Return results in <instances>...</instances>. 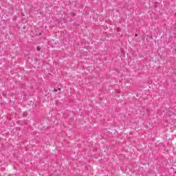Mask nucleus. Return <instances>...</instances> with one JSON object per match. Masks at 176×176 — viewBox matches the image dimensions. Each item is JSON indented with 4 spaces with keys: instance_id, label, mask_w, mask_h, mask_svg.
Returning a JSON list of instances; mask_svg holds the SVG:
<instances>
[{
    "instance_id": "nucleus-3",
    "label": "nucleus",
    "mask_w": 176,
    "mask_h": 176,
    "mask_svg": "<svg viewBox=\"0 0 176 176\" xmlns=\"http://www.w3.org/2000/svg\"><path fill=\"white\" fill-rule=\"evenodd\" d=\"M135 36H138V34H135Z\"/></svg>"
},
{
    "instance_id": "nucleus-2",
    "label": "nucleus",
    "mask_w": 176,
    "mask_h": 176,
    "mask_svg": "<svg viewBox=\"0 0 176 176\" xmlns=\"http://www.w3.org/2000/svg\"><path fill=\"white\" fill-rule=\"evenodd\" d=\"M58 90H60V88H58V89H54V91L57 92V91H58Z\"/></svg>"
},
{
    "instance_id": "nucleus-1",
    "label": "nucleus",
    "mask_w": 176,
    "mask_h": 176,
    "mask_svg": "<svg viewBox=\"0 0 176 176\" xmlns=\"http://www.w3.org/2000/svg\"><path fill=\"white\" fill-rule=\"evenodd\" d=\"M117 31H118V32H120L122 31V28H117Z\"/></svg>"
},
{
    "instance_id": "nucleus-4",
    "label": "nucleus",
    "mask_w": 176,
    "mask_h": 176,
    "mask_svg": "<svg viewBox=\"0 0 176 176\" xmlns=\"http://www.w3.org/2000/svg\"><path fill=\"white\" fill-rule=\"evenodd\" d=\"M38 50H40V49H39V48H38Z\"/></svg>"
}]
</instances>
